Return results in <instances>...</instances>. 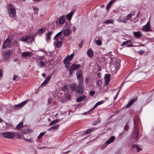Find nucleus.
I'll use <instances>...</instances> for the list:
<instances>
[{"label": "nucleus", "instance_id": "29", "mask_svg": "<svg viewBox=\"0 0 154 154\" xmlns=\"http://www.w3.org/2000/svg\"><path fill=\"white\" fill-rule=\"evenodd\" d=\"M59 119H57L53 121L50 123L49 125L50 126H51L53 125L54 124L57 123L59 121Z\"/></svg>", "mask_w": 154, "mask_h": 154}, {"label": "nucleus", "instance_id": "51", "mask_svg": "<svg viewBox=\"0 0 154 154\" xmlns=\"http://www.w3.org/2000/svg\"><path fill=\"white\" fill-rule=\"evenodd\" d=\"M138 146L136 145V144H133L132 145V147L133 148H137V147Z\"/></svg>", "mask_w": 154, "mask_h": 154}, {"label": "nucleus", "instance_id": "54", "mask_svg": "<svg viewBox=\"0 0 154 154\" xmlns=\"http://www.w3.org/2000/svg\"><path fill=\"white\" fill-rule=\"evenodd\" d=\"M66 98L68 99H69L70 98V95L69 94H67Z\"/></svg>", "mask_w": 154, "mask_h": 154}, {"label": "nucleus", "instance_id": "8", "mask_svg": "<svg viewBox=\"0 0 154 154\" xmlns=\"http://www.w3.org/2000/svg\"><path fill=\"white\" fill-rule=\"evenodd\" d=\"M77 69V65L75 64H72L70 67L69 71V75H71L73 73V71Z\"/></svg>", "mask_w": 154, "mask_h": 154}, {"label": "nucleus", "instance_id": "41", "mask_svg": "<svg viewBox=\"0 0 154 154\" xmlns=\"http://www.w3.org/2000/svg\"><path fill=\"white\" fill-rule=\"evenodd\" d=\"M63 32V31H60V32L58 33L57 34H56V35L54 36V38H57Z\"/></svg>", "mask_w": 154, "mask_h": 154}, {"label": "nucleus", "instance_id": "62", "mask_svg": "<svg viewBox=\"0 0 154 154\" xmlns=\"http://www.w3.org/2000/svg\"><path fill=\"white\" fill-rule=\"evenodd\" d=\"M85 81L87 83H88V79H87V78H86V79H85Z\"/></svg>", "mask_w": 154, "mask_h": 154}, {"label": "nucleus", "instance_id": "48", "mask_svg": "<svg viewBox=\"0 0 154 154\" xmlns=\"http://www.w3.org/2000/svg\"><path fill=\"white\" fill-rule=\"evenodd\" d=\"M137 152H139L140 151H141L142 150V149L139 146H138L137 147Z\"/></svg>", "mask_w": 154, "mask_h": 154}, {"label": "nucleus", "instance_id": "61", "mask_svg": "<svg viewBox=\"0 0 154 154\" xmlns=\"http://www.w3.org/2000/svg\"><path fill=\"white\" fill-rule=\"evenodd\" d=\"M98 105H97V103H96L95 105L93 107H94V108H95L97 107L98 106Z\"/></svg>", "mask_w": 154, "mask_h": 154}, {"label": "nucleus", "instance_id": "42", "mask_svg": "<svg viewBox=\"0 0 154 154\" xmlns=\"http://www.w3.org/2000/svg\"><path fill=\"white\" fill-rule=\"evenodd\" d=\"M132 14H128V16L126 17L127 20H130L131 17H132L133 15H134Z\"/></svg>", "mask_w": 154, "mask_h": 154}, {"label": "nucleus", "instance_id": "63", "mask_svg": "<svg viewBox=\"0 0 154 154\" xmlns=\"http://www.w3.org/2000/svg\"><path fill=\"white\" fill-rule=\"evenodd\" d=\"M144 52H145V51H139V53H141L142 54L144 53Z\"/></svg>", "mask_w": 154, "mask_h": 154}, {"label": "nucleus", "instance_id": "45", "mask_svg": "<svg viewBox=\"0 0 154 154\" xmlns=\"http://www.w3.org/2000/svg\"><path fill=\"white\" fill-rule=\"evenodd\" d=\"M52 101V99L51 98H49L48 99V103L49 104H51Z\"/></svg>", "mask_w": 154, "mask_h": 154}, {"label": "nucleus", "instance_id": "12", "mask_svg": "<svg viewBox=\"0 0 154 154\" xmlns=\"http://www.w3.org/2000/svg\"><path fill=\"white\" fill-rule=\"evenodd\" d=\"M32 53L29 51L25 52L22 53V56L25 58L28 57H30L32 56Z\"/></svg>", "mask_w": 154, "mask_h": 154}, {"label": "nucleus", "instance_id": "33", "mask_svg": "<svg viewBox=\"0 0 154 154\" xmlns=\"http://www.w3.org/2000/svg\"><path fill=\"white\" fill-rule=\"evenodd\" d=\"M101 122V120L99 119L97 120L94 121L93 122L92 124L94 125H96L97 124L100 123Z\"/></svg>", "mask_w": 154, "mask_h": 154}, {"label": "nucleus", "instance_id": "24", "mask_svg": "<svg viewBox=\"0 0 154 154\" xmlns=\"http://www.w3.org/2000/svg\"><path fill=\"white\" fill-rule=\"evenodd\" d=\"M95 129V128H90L87 129L85 132V134H90V133L92 132Z\"/></svg>", "mask_w": 154, "mask_h": 154}, {"label": "nucleus", "instance_id": "31", "mask_svg": "<svg viewBox=\"0 0 154 154\" xmlns=\"http://www.w3.org/2000/svg\"><path fill=\"white\" fill-rule=\"evenodd\" d=\"M23 126V123L21 122H20L16 126V128L18 129H21Z\"/></svg>", "mask_w": 154, "mask_h": 154}, {"label": "nucleus", "instance_id": "44", "mask_svg": "<svg viewBox=\"0 0 154 154\" xmlns=\"http://www.w3.org/2000/svg\"><path fill=\"white\" fill-rule=\"evenodd\" d=\"M24 140L25 141H26L27 142H30V143H31L32 142V141L31 139H27L26 138H25L24 139Z\"/></svg>", "mask_w": 154, "mask_h": 154}, {"label": "nucleus", "instance_id": "1", "mask_svg": "<svg viewBox=\"0 0 154 154\" xmlns=\"http://www.w3.org/2000/svg\"><path fill=\"white\" fill-rule=\"evenodd\" d=\"M78 81L79 84L78 86V93L82 94L84 92V86L82 83L83 82V78L82 70L78 69Z\"/></svg>", "mask_w": 154, "mask_h": 154}, {"label": "nucleus", "instance_id": "36", "mask_svg": "<svg viewBox=\"0 0 154 154\" xmlns=\"http://www.w3.org/2000/svg\"><path fill=\"white\" fill-rule=\"evenodd\" d=\"M43 28H41L38 29L37 32V34L40 35L43 32Z\"/></svg>", "mask_w": 154, "mask_h": 154}, {"label": "nucleus", "instance_id": "40", "mask_svg": "<svg viewBox=\"0 0 154 154\" xmlns=\"http://www.w3.org/2000/svg\"><path fill=\"white\" fill-rule=\"evenodd\" d=\"M63 63L64 64H65V67L66 68H68L70 64V63L69 62H65L63 61Z\"/></svg>", "mask_w": 154, "mask_h": 154}, {"label": "nucleus", "instance_id": "10", "mask_svg": "<svg viewBox=\"0 0 154 154\" xmlns=\"http://www.w3.org/2000/svg\"><path fill=\"white\" fill-rule=\"evenodd\" d=\"M51 76L52 75H48L47 76V78L45 79L44 81L41 84V87L44 86L46 85L49 81V80L50 79Z\"/></svg>", "mask_w": 154, "mask_h": 154}, {"label": "nucleus", "instance_id": "43", "mask_svg": "<svg viewBox=\"0 0 154 154\" xmlns=\"http://www.w3.org/2000/svg\"><path fill=\"white\" fill-rule=\"evenodd\" d=\"M39 51L43 52L45 54H46L47 53V52L46 51L45 49H41L39 50Z\"/></svg>", "mask_w": 154, "mask_h": 154}, {"label": "nucleus", "instance_id": "9", "mask_svg": "<svg viewBox=\"0 0 154 154\" xmlns=\"http://www.w3.org/2000/svg\"><path fill=\"white\" fill-rule=\"evenodd\" d=\"M74 55V54H72L69 55L67 56L64 59L63 61L65 62H70V61L72 59Z\"/></svg>", "mask_w": 154, "mask_h": 154}, {"label": "nucleus", "instance_id": "22", "mask_svg": "<svg viewBox=\"0 0 154 154\" xmlns=\"http://www.w3.org/2000/svg\"><path fill=\"white\" fill-rule=\"evenodd\" d=\"M70 87L72 91H75L76 88V85L75 83H72L70 85Z\"/></svg>", "mask_w": 154, "mask_h": 154}, {"label": "nucleus", "instance_id": "27", "mask_svg": "<svg viewBox=\"0 0 154 154\" xmlns=\"http://www.w3.org/2000/svg\"><path fill=\"white\" fill-rule=\"evenodd\" d=\"M132 43V42L131 40H129L126 41H125L122 43V46H123L124 45H127L129 43Z\"/></svg>", "mask_w": 154, "mask_h": 154}, {"label": "nucleus", "instance_id": "50", "mask_svg": "<svg viewBox=\"0 0 154 154\" xmlns=\"http://www.w3.org/2000/svg\"><path fill=\"white\" fill-rule=\"evenodd\" d=\"M18 76L17 75H14L13 79L14 80H15L17 77Z\"/></svg>", "mask_w": 154, "mask_h": 154}, {"label": "nucleus", "instance_id": "58", "mask_svg": "<svg viewBox=\"0 0 154 154\" xmlns=\"http://www.w3.org/2000/svg\"><path fill=\"white\" fill-rule=\"evenodd\" d=\"M127 19H124L122 21V23H125L127 22Z\"/></svg>", "mask_w": 154, "mask_h": 154}, {"label": "nucleus", "instance_id": "23", "mask_svg": "<svg viewBox=\"0 0 154 154\" xmlns=\"http://www.w3.org/2000/svg\"><path fill=\"white\" fill-rule=\"evenodd\" d=\"M38 65L39 67L42 68L44 66L45 63L43 61H40L38 62Z\"/></svg>", "mask_w": 154, "mask_h": 154}, {"label": "nucleus", "instance_id": "39", "mask_svg": "<svg viewBox=\"0 0 154 154\" xmlns=\"http://www.w3.org/2000/svg\"><path fill=\"white\" fill-rule=\"evenodd\" d=\"M32 9L35 11V13L37 14H38V8L32 7Z\"/></svg>", "mask_w": 154, "mask_h": 154}, {"label": "nucleus", "instance_id": "52", "mask_svg": "<svg viewBox=\"0 0 154 154\" xmlns=\"http://www.w3.org/2000/svg\"><path fill=\"white\" fill-rule=\"evenodd\" d=\"M111 5L108 4L106 6V8L107 10H108L110 8Z\"/></svg>", "mask_w": 154, "mask_h": 154}, {"label": "nucleus", "instance_id": "26", "mask_svg": "<svg viewBox=\"0 0 154 154\" xmlns=\"http://www.w3.org/2000/svg\"><path fill=\"white\" fill-rule=\"evenodd\" d=\"M21 42H25L29 43V41L31 42L32 41L34 40V39H20Z\"/></svg>", "mask_w": 154, "mask_h": 154}, {"label": "nucleus", "instance_id": "56", "mask_svg": "<svg viewBox=\"0 0 154 154\" xmlns=\"http://www.w3.org/2000/svg\"><path fill=\"white\" fill-rule=\"evenodd\" d=\"M120 90H119V91L117 93L116 95V96H115V97H114V99H116V98L117 97V96H118L119 93L120 91Z\"/></svg>", "mask_w": 154, "mask_h": 154}, {"label": "nucleus", "instance_id": "49", "mask_svg": "<svg viewBox=\"0 0 154 154\" xmlns=\"http://www.w3.org/2000/svg\"><path fill=\"white\" fill-rule=\"evenodd\" d=\"M83 45V43L82 42H81L79 45V47L80 48H81Z\"/></svg>", "mask_w": 154, "mask_h": 154}, {"label": "nucleus", "instance_id": "4", "mask_svg": "<svg viewBox=\"0 0 154 154\" xmlns=\"http://www.w3.org/2000/svg\"><path fill=\"white\" fill-rule=\"evenodd\" d=\"M14 45V44L13 43L11 42L10 39H6L3 45V47L5 48L8 47L13 46Z\"/></svg>", "mask_w": 154, "mask_h": 154}, {"label": "nucleus", "instance_id": "14", "mask_svg": "<svg viewBox=\"0 0 154 154\" xmlns=\"http://www.w3.org/2000/svg\"><path fill=\"white\" fill-rule=\"evenodd\" d=\"M75 12V11H72L69 13L67 14L66 16V19L68 20H70Z\"/></svg>", "mask_w": 154, "mask_h": 154}, {"label": "nucleus", "instance_id": "25", "mask_svg": "<svg viewBox=\"0 0 154 154\" xmlns=\"http://www.w3.org/2000/svg\"><path fill=\"white\" fill-rule=\"evenodd\" d=\"M58 127V125H56L54 126L51 127L48 129V131H53L54 130L56 129Z\"/></svg>", "mask_w": 154, "mask_h": 154}, {"label": "nucleus", "instance_id": "19", "mask_svg": "<svg viewBox=\"0 0 154 154\" xmlns=\"http://www.w3.org/2000/svg\"><path fill=\"white\" fill-rule=\"evenodd\" d=\"M139 133V132L137 128H134V134H135V135L136 136L135 138L136 140H138V135Z\"/></svg>", "mask_w": 154, "mask_h": 154}, {"label": "nucleus", "instance_id": "28", "mask_svg": "<svg viewBox=\"0 0 154 154\" xmlns=\"http://www.w3.org/2000/svg\"><path fill=\"white\" fill-rule=\"evenodd\" d=\"M114 21L112 19L107 20L104 22V23L106 24L113 23Z\"/></svg>", "mask_w": 154, "mask_h": 154}, {"label": "nucleus", "instance_id": "21", "mask_svg": "<svg viewBox=\"0 0 154 154\" xmlns=\"http://www.w3.org/2000/svg\"><path fill=\"white\" fill-rule=\"evenodd\" d=\"M70 30L68 29H66L63 31V34L65 36H67L69 35Z\"/></svg>", "mask_w": 154, "mask_h": 154}, {"label": "nucleus", "instance_id": "13", "mask_svg": "<svg viewBox=\"0 0 154 154\" xmlns=\"http://www.w3.org/2000/svg\"><path fill=\"white\" fill-rule=\"evenodd\" d=\"M138 97H136L133 99H132L126 105V107L128 108L135 101L137 100Z\"/></svg>", "mask_w": 154, "mask_h": 154}, {"label": "nucleus", "instance_id": "15", "mask_svg": "<svg viewBox=\"0 0 154 154\" xmlns=\"http://www.w3.org/2000/svg\"><path fill=\"white\" fill-rule=\"evenodd\" d=\"M115 140V137L114 136H112L105 142L107 145H108L113 142Z\"/></svg>", "mask_w": 154, "mask_h": 154}, {"label": "nucleus", "instance_id": "34", "mask_svg": "<svg viewBox=\"0 0 154 154\" xmlns=\"http://www.w3.org/2000/svg\"><path fill=\"white\" fill-rule=\"evenodd\" d=\"M68 90V86L67 85H65L62 88V91L64 92H66Z\"/></svg>", "mask_w": 154, "mask_h": 154}, {"label": "nucleus", "instance_id": "57", "mask_svg": "<svg viewBox=\"0 0 154 154\" xmlns=\"http://www.w3.org/2000/svg\"><path fill=\"white\" fill-rule=\"evenodd\" d=\"M72 29L73 31L74 32H75L76 30V28L75 26H73Z\"/></svg>", "mask_w": 154, "mask_h": 154}, {"label": "nucleus", "instance_id": "37", "mask_svg": "<svg viewBox=\"0 0 154 154\" xmlns=\"http://www.w3.org/2000/svg\"><path fill=\"white\" fill-rule=\"evenodd\" d=\"M53 32L51 31L49 32L47 35L46 37V38H50L51 37V35H52Z\"/></svg>", "mask_w": 154, "mask_h": 154}, {"label": "nucleus", "instance_id": "55", "mask_svg": "<svg viewBox=\"0 0 154 154\" xmlns=\"http://www.w3.org/2000/svg\"><path fill=\"white\" fill-rule=\"evenodd\" d=\"M34 38V37L33 36L32 38ZM20 38H26H26H32L31 37H30V38H29L28 37H26L25 38H24L23 37H21Z\"/></svg>", "mask_w": 154, "mask_h": 154}, {"label": "nucleus", "instance_id": "47", "mask_svg": "<svg viewBox=\"0 0 154 154\" xmlns=\"http://www.w3.org/2000/svg\"><path fill=\"white\" fill-rule=\"evenodd\" d=\"M44 58V57L43 56H38V59L41 60V61L43 60Z\"/></svg>", "mask_w": 154, "mask_h": 154}, {"label": "nucleus", "instance_id": "30", "mask_svg": "<svg viewBox=\"0 0 154 154\" xmlns=\"http://www.w3.org/2000/svg\"><path fill=\"white\" fill-rule=\"evenodd\" d=\"M94 41L95 44L98 45H102V42L100 39H98L97 40L95 39L94 40Z\"/></svg>", "mask_w": 154, "mask_h": 154}, {"label": "nucleus", "instance_id": "11", "mask_svg": "<svg viewBox=\"0 0 154 154\" xmlns=\"http://www.w3.org/2000/svg\"><path fill=\"white\" fill-rule=\"evenodd\" d=\"M110 75L109 74H106L104 77L105 84L107 85L110 80Z\"/></svg>", "mask_w": 154, "mask_h": 154}, {"label": "nucleus", "instance_id": "16", "mask_svg": "<svg viewBox=\"0 0 154 154\" xmlns=\"http://www.w3.org/2000/svg\"><path fill=\"white\" fill-rule=\"evenodd\" d=\"M134 35L137 38L141 37L143 35L142 34H141V32L140 31H138L137 32H134Z\"/></svg>", "mask_w": 154, "mask_h": 154}, {"label": "nucleus", "instance_id": "7", "mask_svg": "<svg viewBox=\"0 0 154 154\" xmlns=\"http://www.w3.org/2000/svg\"><path fill=\"white\" fill-rule=\"evenodd\" d=\"M142 29L146 32H149L152 30L150 28L149 21H148L146 24L143 26Z\"/></svg>", "mask_w": 154, "mask_h": 154}, {"label": "nucleus", "instance_id": "35", "mask_svg": "<svg viewBox=\"0 0 154 154\" xmlns=\"http://www.w3.org/2000/svg\"><path fill=\"white\" fill-rule=\"evenodd\" d=\"M62 42L61 41H58L56 43V46L57 48H60L62 45Z\"/></svg>", "mask_w": 154, "mask_h": 154}, {"label": "nucleus", "instance_id": "32", "mask_svg": "<svg viewBox=\"0 0 154 154\" xmlns=\"http://www.w3.org/2000/svg\"><path fill=\"white\" fill-rule=\"evenodd\" d=\"M96 85L98 86H101L102 85V82L101 80H98L96 82Z\"/></svg>", "mask_w": 154, "mask_h": 154}, {"label": "nucleus", "instance_id": "53", "mask_svg": "<svg viewBox=\"0 0 154 154\" xmlns=\"http://www.w3.org/2000/svg\"><path fill=\"white\" fill-rule=\"evenodd\" d=\"M102 103H102V101H100L97 103L98 105H100V104H102Z\"/></svg>", "mask_w": 154, "mask_h": 154}, {"label": "nucleus", "instance_id": "2", "mask_svg": "<svg viewBox=\"0 0 154 154\" xmlns=\"http://www.w3.org/2000/svg\"><path fill=\"white\" fill-rule=\"evenodd\" d=\"M8 11L9 16L11 17H14L16 16V11L14 6H12L9 8Z\"/></svg>", "mask_w": 154, "mask_h": 154}, {"label": "nucleus", "instance_id": "3", "mask_svg": "<svg viewBox=\"0 0 154 154\" xmlns=\"http://www.w3.org/2000/svg\"><path fill=\"white\" fill-rule=\"evenodd\" d=\"M1 134L2 136L6 138L13 139L15 136V134L12 132H6L2 133Z\"/></svg>", "mask_w": 154, "mask_h": 154}, {"label": "nucleus", "instance_id": "18", "mask_svg": "<svg viewBox=\"0 0 154 154\" xmlns=\"http://www.w3.org/2000/svg\"><path fill=\"white\" fill-rule=\"evenodd\" d=\"M66 20L65 17L64 16H62L60 17L59 20V23L60 24H63Z\"/></svg>", "mask_w": 154, "mask_h": 154}, {"label": "nucleus", "instance_id": "17", "mask_svg": "<svg viewBox=\"0 0 154 154\" xmlns=\"http://www.w3.org/2000/svg\"><path fill=\"white\" fill-rule=\"evenodd\" d=\"M86 97L85 95H83L80 97H78V102L85 100L86 99Z\"/></svg>", "mask_w": 154, "mask_h": 154}, {"label": "nucleus", "instance_id": "38", "mask_svg": "<svg viewBox=\"0 0 154 154\" xmlns=\"http://www.w3.org/2000/svg\"><path fill=\"white\" fill-rule=\"evenodd\" d=\"M46 132H44L41 133L38 136V139H40L44 135Z\"/></svg>", "mask_w": 154, "mask_h": 154}, {"label": "nucleus", "instance_id": "59", "mask_svg": "<svg viewBox=\"0 0 154 154\" xmlns=\"http://www.w3.org/2000/svg\"><path fill=\"white\" fill-rule=\"evenodd\" d=\"M113 3V2H112V1L111 0L109 3V4L110 5H111Z\"/></svg>", "mask_w": 154, "mask_h": 154}, {"label": "nucleus", "instance_id": "46", "mask_svg": "<svg viewBox=\"0 0 154 154\" xmlns=\"http://www.w3.org/2000/svg\"><path fill=\"white\" fill-rule=\"evenodd\" d=\"M95 93V92L94 91H91L90 92V95L91 96L93 95Z\"/></svg>", "mask_w": 154, "mask_h": 154}, {"label": "nucleus", "instance_id": "64", "mask_svg": "<svg viewBox=\"0 0 154 154\" xmlns=\"http://www.w3.org/2000/svg\"><path fill=\"white\" fill-rule=\"evenodd\" d=\"M42 75L43 76H46V74L45 73H43L42 74Z\"/></svg>", "mask_w": 154, "mask_h": 154}, {"label": "nucleus", "instance_id": "6", "mask_svg": "<svg viewBox=\"0 0 154 154\" xmlns=\"http://www.w3.org/2000/svg\"><path fill=\"white\" fill-rule=\"evenodd\" d=\"M12 53L13 51L11 50L6 51L3 57V58L4 60H8L10 56Z\"/></svg>", "mask_w": 154, "mask_h": 154}, {"label": "nucleus", "instance_id": "5", "mask_svg": "<svg viewBox=\"0 0 154 154\" xmlns=\"http://www.w3.org/2000/svg\"><path fill=\"white\" fill-rule=\"evenodd\" d=\"M28 101L26 100L18 104L15 105L13 106L14 109L16 110H19L22 108Z\"/></svg>", "mask_w": 154, "mask_h": 154}, {"label": "nucleus", "instance_id": "60", "mask_svg": "<svg viewBox=\"0 0 154 154\" xmlns=\"http://www.w3.org/2000/svg\"><path fill=\"white\" fill-rule=\"evenodd\" d=\"M2 70L0 69V77L2 76Z\"/></svg>", "mask_w": 154, "mask_h": 154}, {"label": "nucleus", "instance_id": "20", "mask_svg": "<svg viewBox=\"0 0 154 154\" xmlns=\"http://www.w3.org/2000/svg\"><path fill=\"white\" fill-rule=\"evenodd\" d=\"M87 54L90 57H92L94 55V53L91 49L88 50L87 52Z\"/></svg>", "mask_w": 154, "mask_h": 154}]
</instances>
